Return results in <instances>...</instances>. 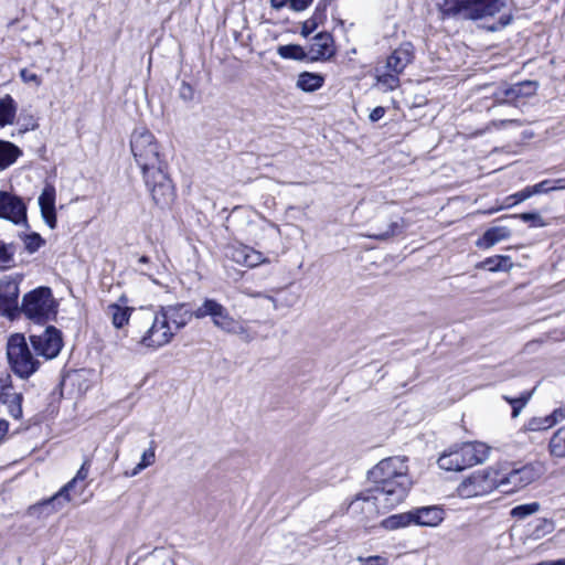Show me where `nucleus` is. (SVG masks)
<instances>
[{
  "mask_svg": "<svg viewBox=\"0 0 565 565\" xmlns=\"http://www.w3.org/2000/svg\"><path fill=\"white\" fill-rule=\"evenodd\" d=\"M541 509V505L539 502H531V503H525V504H520V505H516L514 507L511 512H510V515L512 518H515V519H519V520H523L536 512H539Z\"/></svg>",
  "mask_w": 565,
  "mask_h": 565,
  "instance_id": "e433bc0d",
  "label": "nucleus"
},
{
  "mask_svg": "<svg viewBox=\"0 0 565 565\" xmlns=\"http://www.w3.org/2000/svg\"><path fill=\"white\" fill-rule=\"evenodd\" d=\"M17 103L10 95L0 98V126L12 125L17 115Z\"/></svg>",
  "mask_w": 565,
  "mask_h": 565,
  "instance_id": "393cba45",
  "label": "nucleus"
},
{
  "mask_svg": "<svg viewBox=\"0 0 565 565\" xmlns=\"http://www.w3.org/2000/svg\"><path fill=\"white\" fill-rule=\"evenodd\" d=\"M541 475V469L532 463L524 465L519 468L503 472L497 470L498 486L503 492H513L518 489L524 488Z\"/></svg>",
  "mask_w": 565,
  "mask_h": 565,
  "instance_id": "9b49d317",
  "label": "nucleus"
},
{
  "mask_svg": "<svg viewBox=\"0 0 565 565\" xmlns=\"http://www.w3.org/2000/svg\"><path fill=\"white\" fill-rule=\"evenodd\" d=\"M358 561L361 563V565H387V558L380 555L367 557L359 556Z\"/></svg>",
  "mask_w": 565,
  "mask_h": 565,
  "instance_id": "8fccbe9b",
  "label": "nucleus"
},
{
  "mask_svg": "<svg viewBox=\"0 0 565 565\" xmlns=\"http://www.w3.org/2000/svg\"><path fill=\"white\" fill-rule=\"evenodd\" d=\"M563 409V413L562 414H558V419H563L565 418V407L562 408Z\"/></svg>",
  "mask_w": 565,
  "mask_h": 565,
  "instance_id": "0e129e2a",
  "label": "nucleus"
},
{
  "mask_svg": "<svg viewBox=\"0 0 565 565\" xmlns=\"http://www.w3.org/2000/svg\"><path fill=\"white\" fill-rule=\"evenodd\" d=\"M553 191L565 190V178L552 181Z\"/></svg>",
  "mask_w": 565,
  "mask_h": 565,
  "instance_id": "bf43d9fd",
  "label": "nucleus"
},
{
  "mask_svg": "<svg viewBox=\"0 0 565 565\" xmlns=\"http://www.w3.org/2000/svg\"><path fill=\"white\" fill-rule=\"evenodd\" d=\"M490 452V447L483 443H462L445 450L437 463L446 471H461L475 465L484 462Z\"/></svg>",
  "mask_w": 565,
  "mask_h": 565,
  "instance_id": "20e7f679",
  "label": "nucleus"
},
{
  "mask_svg": "<svg viewBox=\"0 0 565 565\" xmlns=\"http://www.w3.org/2000/svg\"><path fill=\"white\" fill-rule=\"evenodd\" d=\"M21 154V150L9 141L0 140V168L6 169L11 166L18 157Z\"/></svg>",
  "mask_w": 565,
  "mask_h": 565,
  "instance_id": "cd10ccee",
  "label": "nucleus"
},
{
  "mask_svg": "<svg viewBox=\"0 0 565 565\" xmlns=\"http://www.w3.org/2000/svg\"><path fill=\"white\" fill-rule=\"evenodd\" d=\"M210 317L215 328L230 334H245L246 328L231 316L226 307L212 298L204 301L194 310V318L204 319Z\"/></svg>",
  "mask_w": 565,
  "mask_h": 565,
  "instance_id": "0eeeda50",
  "label": "nucleus"
},
{
  "mask_svg": "<svg viewBox=\"0 0 565 565\" xmlns=\"http://www.w3.org/2000/svg\"><path fill=\"white\" fill-rule=\"evenodd\" d=\"M367 478L372 483L373 498L385 509L401 504L412 487L406 459L401 456L381 460L369 471Z\"/></svg>",
  "mask_w": 565,
  "mask_h": 565,
  "instance_id": "f03ea898",
  "label": "nucleus"
},
{
  "mask_svg": "<svg viewBox=\"0 0 565 565\" xmlns=\"http://www.w3.org/2000/svg\"><path fill=\"white\" fill-rule=\"evenodd\" d=\"M399 74L386 71L384 66L382 68H376V82L377 85L383 88V90H394L399 86Z\"/></svg>",
  "mask_w": 565,
  "mask_h": 565,
  "instance_id": "c756f323",
  "label": "nucleus"
},
{
  "mask_svg": "<svg viewBox=\"0 0 565 565\" xmlns=\"http://www.w3.org/2000/svg\"><path fill=\"white\" fill-rule=\"evenodd\" d=\"M130 149L152 200L161 207L168 206L175 192L168 173V162L157 138L146 127H138L131 134Z\"/></svg>",
  "mask_w": 565,
  "mask_h": 565,
  "instance_id": "f257e3e1",
  "label": "nucleus"
},
{
  "mask_svg": "<svg viewBox=\"0 0 565 565\" xmlns=\"http://www.w3.org/2000/svg\"><path fill=\"white\" fill-rule=\"evenodd\" d=\"M484 266L491 271H498L509 269L512 264L509 256H495L487 258Z\"/></svg>",
  "mask_w": 565,
  "mask_h": 565,
  "instance_id": "ea45409f",
  "label": "nucleus"
},
{
  "mask_svg": "<svg viewBox=\"0 0 565 565\" xmlns=\"http://www.w3.org/2000/svg\"><path fill=\"white\" fill-rule=\"evenodd\" d=\"M179 96L181 99L185 102H190L194 97V89L193 87L188 84L186 82H182L180 89H179Z\"/></svg>",
  "mask_w": 565,
  "mask_h": 565,
  "instance_id": "603ef678",
  "label": "nucleus"
},
{
  "mask_svg": "<svg viewBox=\"0 0 565 565\" xmlns=\"http://www.w3.org/2000/svg\"><path fill=\"white\" fill-rule=\"evenodd\" d=\"M23 395L13 390L11 375L0 373V403L7 406L9 415L14 419L22 418Z\"/></svg>",
  "mask_w": 565,
  "mask_h": 565,
  "instance_id": "4468645a",
  "label": "nucleus"
},
{
  "mask_svg": "<svg viewBox=\"0 0 565 565\" xmlns=\"http://www.w3.org/2000/svg\"><path fill=\"white\" fill-rule=\"evenodd\" d=\"M412 514L414 519L413 524L419 526L434 527L439 525L445 519V511L437 505L416 508L412 510Z\"/></svg>",
  "mask_w": 565,
  "mask_h": 565,
  "instance_id": "6ab92c4d",
  "label": "nucleus"
},
{
  "mask_svg": "<svg viewBox=\"0 0 565 565\" xmlns=\"http://www.w3.org/2000/svg\"><path fill=\"white\" fill-rule=\"evenodd\" d=\"M523 84H518L508 88H504L497 93L495 97L499 103L514 100L521 95V87Z\"/></svg>",
  "mask_w": 565,
  "mask_h": 565,
  "instance_id": "79ce46f5",
  "label": "nucleus"
},
{
  "mask_svg": "<svg viewBox=\"0 0 565 565\" xmlns=\"http://www.w3.org/2000/svg\"><path fill=\"white\" fill-rule=\"evenodd\" d=\"M385 509L381 503L373 498V490L366 489L365 491L356 494V497L350 502L348 511L361 520H372L379 513L390 511Z\"/></svg>",
  "mask_w": 565,
  "mask_h": 565,
  "instance_id": "ddd939ff",
  "label": "nucleus"
},
{
  "mask_svg": "<svg viewBox=\"0 0 565 565\" xmlns=\"http://www.w3.org/2000/svg\"><path fill=\"white\" fill-rule=\"evenodd\" d=\"M414 60V46L412 43L406 42L395 49L392 54L386 58L384 68L397 74H402L406 66Z\"/></svg>",
  "mask_w": 565,
  "mask_h": 565,
  "instance_id": "f3484780",
  "label": "nucleus"
},
{
  "mask_svg": "<svg viewBox=\"0 0 565 565\" xmlns=\"http://www.w3.org/2000/svg\"><path fill=\"white\" fill-rule=\"evenodd\" d=\"M135 309L129 307H121L117 303L108 306V315L111 318V323L115 328L120 329L128 323L130 316L136 313Z\"/></svg>",
  "mask_w": 565,
  "mask_h": 565,
  "instance_id": "b1692460",
  "label": "nucleus"
},
{
  "mask_svg": "<svg viewBox=\"0 0 565 565\" xmlns=\"http://www.w3.org/2000/svg\"><path fill=\"white\" fill-rule=\"evenodd\" d=\"M324 10L326 6L321 7V4H318L313 15L302 23L300 33L303 38L309 36L322 22L324 18Z\"/></svg>",
  "mask_w": 565,
  "mask_h": 565,
  "instance_id": "7c9ffc66",
  "label": "nucleus"
},
{
  "mask_svg": "<svg viewBox=\"0 0 565 565\" xmlns=\"http://www.w3.org/2000/svg\"><path fill=\"white\" fill-rule=\"evenodd\" d=\"M313 0H290V9L294 11H303L306 10Z\"/></svg>",
  "mask_w": 565,
  "mask_h": 565,
  "instance_id": "5fc2aeb1",
  "label": "nucleus"
},
{
  "mask_svg": "<svg viewBox=\"0 0 565 565\" xmlns=\"http://www.w3.org/2000/svg\"><path fill=\"white\" fill-rule=\"evenodd\" d=\"M412 510L404 513L393 514L381 522L382 527L388 531L406 527L413 524Z\"/></svg>",
  "mask_w": 565,
  "mask_h": 565,
  "instance_id": "c85d7f7f",
  "label": "nucleus"
},
{
  "mask_svg": "<svg viewBox=\"0 0 565 565\" xmlns=\"http://www.w3.org/2000/svg\"><path fill=\"white\" fill-rule=\"evenodd\" d=\"M497 470L476 471L457 488L458 495L465 499L481 497L499 489Z\"/></svg>",
  "mask_w": 565,
  "mask_h": 565,
  "instance_id": "9d476101",
  "label": "nucleus"
},
{
  "mask_svg": "<svg viewBox=\"0 0 565 565\" xmlns=\"http://www.w3.org/2000/svg\"><path fill=\"white\" fill-rule=\"evenodd\" d=\"M14 244H6L0 241V269H8L14 265Z\"/></svg>",
  "mask_w": 565,
  "mask_h": 565,
  "instance_id": "c9c22d12",
  "label": "nucleus"
},
{
  "mask_svg": "<svg viewBox=\"0 0 565 565\" xmlns=\"http://www.w3.org/2000/svg\"><path fill=\"white\" fill-rule=\"evenodd\" d=\"M21 310L31 320L46 321L54 313V299L51 289L39 287L24 295Z\"/></svg>",
  "mask_w": 565,
  "mask_h": 565,
  "instance_id": "1a4fd4ad",
  "label": "nucleus"
},
{
  "mask_svg": "<svg viewBox=\"0 0 565 565\" xmlns=\"http://www.w3.org/2000/svg\"><path fill=\"white\" fill-rule=\"evenodd\" d=\"M9 430V423L0 418V443L4 439Z\"/></svg>",
  "mask_w": 565,
  "mask_h": 565,
  "instance_id": "13d9d810",
  "label": "nucleus"
},
{
  "mask_svg": "<svg viewBox=\"0 0 565 565\" xmlns=\"http://www.w3.org/2000/svg\"><path fill=\"white\" fill-rule=\"evenodd\" d=\"M507 6V0H444L440 11L445 17L480 20L493 17Z\"/></svg>",
  "mask_w": 565,
  "mask_h": 565,
  "instance_id": "423d86ee",
  "label": "nucleus"
},
{
  "mask_svg": "<svg viewBox=\"0 0 565 565\" xmlns=\"http://www.w3.org/2000/svg\"><path fill=\"white\" fill-rule=\"evenodd\" d=\"M277 53L285 60L302 61L307 57L306 52L298 44L280 45L277 47Z\"/></svg>",
  "mask_w": 565,
  "mask_h": 565,
  "instance_id": "473e14b6",
  "label": "nucleus"
},
{
  "mask_svg": "<svg viewBox=\"0 0 565 565\" xmlns=\"http://www.w3.org/2000/svg\"><path fill=\"white\" fill-rule=\"evenodd\" d=\"M156 461V447L154 441L150 443V447L145 450L141 455L140 461L138 465L132 469L130 476H137L140 473L143 469L152 466Z\"/></svg>",
  "mask_w": 565,
  "mask_h": 565,
  "instance_id": "72a5a7b5",
  "label": "nucleus"
},
{
  "mask_svg": "<svg viewBox=\"0 0 565 565\" xmlns=\"http://www.w3.org/2000/svg\"><path fill=\"white\" fill-rule=\"evenodd\" d=\"M89 461L85 460L78 469L76 476L62 487L54 495L43 500L28 509V514L31 516L50 515L58 511L65 503L71 501V491L75 489L76 484L85 481L88 477Z\"/></svg>",
  "mask_w": 565,
  "mask_h": 565,
  "instance_id": "6e6552de",
  "label": "nucleus"
},
{
  "mask_svg": "<svg viewBox=\"0 0 565 565\" xmlns=\"http://www.w3.org/2000/svg\"><path fill=\"white\" fill-rule=\"evenodd\" d=\"M385 115V108L384 107H375L371 113H370V120L372 122H375V121H379L380 119H382Z\"/></svg>",
  "mask_w": 565,
  "mask_h": 565,
  "instance_id": "6e6d98bb",
  "label": "nucleus"
},
{
  "mask_svg": "<svg viewBox=\"0 0 565 565\" xmlns=\"http://www.w3.org/2000/svg\"><path fill=\"white\" fill-rule=\"evenodd\" d=\"M19 292V281L15 278L6 276L0 279V311L9 313L17 309Z\"/></svg>",
  "mask_w": 565,
  "mask_h": 565,
  "instance_id": "dca6fc26",
  "label": "nucleus"
},
{
  "mask_svg": "<svg viewBox=\"0 0 565 565\" xmlns=\"http://www.w3.org/2000/svg\"><path fill=\"white\" fill-rule=\"evenodd\" d=\"M132 327L141 333L139 342L150 349H158L171 342L174 337L172 326L164 316L152 308H140L132 316Z\"/></svg>",
  "mask_w": 565,
  "mask_h": 565,
  "instance_id": "7ed1b4c3",
  "label": "nucleus"
},
{
  "mask_svg": "<svg viewBox=\"0 0 565 565\" xmlns=\"http://www.w3.org/2000/svg\"><path fill=\"white\" fill-rule=\"evenodd\" d=\"M140 274L147 276L152 282L158 284V280L153 277V274L146 270H140Z\"/></svg>",
  "mask_w": 565,
  "mask_h": 565,
  "instance_id": "680f3d73",
  "label": "nucleus"
},
{
  "mask_svg": "<svg viewBox=\"0 0 565 565\" xmlns=\"http://www.w3.org/2000/svg\"><path fill=\"white\" fill-rule=\"evenodd\" d=\"M7 358L12 372L21 379H29L41 365V360L22 333H14L9 337Z\"/></svg>",
  "mask_w": 565,
  "mask_h": 565,
  "instance_id": "39448f33",
  "label": "nucleus"
},
{
  "mask_svg": "<svg viewBox=\"0 0 565 565\" xmlns=\"http://www.w3.org/2000/svg\"><path fill=\"white\" fill-rule=\"evenodd\" d=\"M138 263L142 265H148L150 263V259L148 256H141L139 257Z\"/></svg>",
  "mask_w": 565,
  "mask_h": 565,
  "instance_id": "e2e57ef3",
  "label": "nucleus"
},
{
  "mask_svg": "<svg viewBox=\"0 0 565 565\" xmlns=\"http://www.w3.org/2000/svg\"><path fill=\"white\" fill-rule=\"evenodd\" d=\"M511 236V231L507 226H493L484 232L482 237L477 242L478 247L490 248L497 243L504 241Z\"/></svg>",
  "mask_w": 565,
  "mask_h": 565,
  "instance_id": "4be33fe9",
  "label": "nucleus"
},
{
  "mask_svg": "<svg viewBox=\"0 0 565 565\" xmlns=\"http://www.w3.org/2000/svg\"><path fill=\"white\" fill-rule=\"evenodd\" d=\"M266 262H267V259L263 256V254L260 252H257V250L253 249L252 247H249L248 257H247V262H246L247 267H256Z\"/></svg>",
  "mask_w": 565,
  "mask_h": 565,
  "instance_id": "09e8293b",
  "label": "nucleus"
},
{
  "mask_svg": "<svg viewBox=\"0 0 565 565\" xmlns=\"http://www.w3.org/2000/svg\"><path fill=\"white\" fill-rule=\"evenodd\" d=\"M332 44V36L327 32H320L313 38V42L310 45L309 53L312 60H319L324 56L332 54L330 47Z\"/></svg>",
  "mask_w": 565,
  "mask_h": 565,
  "instance_id": "412c9836",
  "label": "nucleus"
},
{
  "mask_svg": "<svg viewBox=\"0 0 565 565\" xmlns=\"http://www.w3.org/2000/svg\"><path fill=\"white\" fill-rule=\"evenodd\" d=\"M402 228L403 225L399 223V221H390L384 230L379 228L377 231L367 234V237L385 241L399 234Z\"/></svg>",
  "mask_w": 565,
  "mask_h": 565,
  "instance_id": "2f4dec72",
  "label": "nucleus"
},
{
  "mask_svg": "<svg viewBox=\"0 0 565 565\" xmlns=\"http://www.w3.org/2000/svg\"><path fill=\"white\" fill-rule=\"evenodd\" d=\"M29 340L40 360L41 358L44 360L56 358L63 347L61 332L54 327H47L42 334L30 335Z\"/></svg>",
  "mask_w": 565,
  "mask_h": 565,
  "instance_id": "f8f14e48",
  "label": "nucleus"
},
{
  "mask_svg": "<svg viewBox=\"0 0 565 565\" xmlns=\"http://www.w3.org/2000/svg\"><path fill=\"white\" fill-rule=\"evenodd\" d=\"M22 239L25 249L30 254L38 252L45 244V241L38 233L25 234L22 236Z\"/></svg>",
  "mask_w": 565,
  "mask_h": 565,
  "instance_id": "a19ab883",
  "label": "nucleus"
},
{
  "mask_svg": "<svg viewBox=\"0 0 565 565\" xmlns=\"http://www.w3.org/2000/svg\"><path fill=\"white\" fill-rule=\"evenodd\" d=\"M532 397V392L524 393L520 397H509L503 396V399L507 401L512 406V417L515 418L520 415L521 411L525 407L529 401Z\"/></svg>",
  "mask_w": 565,
  "mask_h": 565,
  "instance_id": "58836bf2",
  "label": "nucleus"
},
{
  "mask_svg": "<svg viewBox=\"0 0 565 565\" xmlns=\"http://www.w3.org/2000/svg\"><path fill=\"white\" fill-rule=\"evenodd\" d=\"M290 0H270V4L274 9L279 10L284 8Z\"/></svg>",
  "mask_w": 565,
  "mask_h": 565,
  "instance_id": "052dcab7",
  "label": "nucleus"
},
{
  "mask_svg": "<svg viewBox=\"0 0 565 565\" xmlns=\"http://www.w3.org/2000/svg\"><path fill=\"white\" fill-rule=\"evenodd\" d=\"M531 188L532 194H542L553 191L552 180H543L542 182L534 184Z\"/></svg>",
  "mask_w": 565,
  "mask_h": 565,
  "instance_id": "3c124183",
  "label": "nucleus"
},
{
  "mask_svg": "<svg viewBox=\"0 0 565 565\" xmlns=\"http://www.w3.org/2000/svg\"><path fill=\"white\" fill-rule=\"evenodd\" d=\"M248 249L249 246L246 245H233L227 248L226 255L233 262L246 266Z\"/></svg>",
  "mask_w": 565,
  "mask_h": 565,
  "instance_id": "4c0bfd02",
  "label": "nucleus"
},
{
  "mask_svg": "<svg viewBox=\"0 0 565 565\" xmlns=\"http://www.w3.org/2000/svg\"><path fill=\"white\" fill-rule=\"evenodd\" d=\"M55 198L56 191L54 185L45 184L40 196H39V205L41 210V215L44 222L47 224L50 228L56 227V211H55Z\"/></svg>",
  "mask_w": 565,
  "mask_h": 565,
  "instance_id": "a211bd4d",
  "label": "nucleus"
},
{
  "mask_svg": "<svg viewBox=\"0 0 565 565\" xmlns=\"http://www.w3.org/2000/svg\"><path fill=\"white\" fill-rule=\"evenodd\" d=\"M0 217L9 220L14 224H25L26 206L19 196L0 191Z\"/></svg>",
  "mask_w": 565,
  "mask_h": 565,
  "instance_id": "2eb2a0df",
  "label": "nucleus"
},
{
  "mask_svg": "<svg viewBox=\"0 0 565 565\" xmlns=\"http://www.w3.org/2000/svg\"><path fill=\"white\" fill-rule=\"evenodd\" d=\"M135 565H175V562L169 550L154 548L148 555L139 558Z\"/></svg>",
  "mask_w": 565,
  "mask_h": 565,
  "instance_id": "5701e85b",
  "label": "nucleus"
},
{
  "mask_svg": "<svg viewBox=\"0 0 565 565\" xmlns=\"http://www.w3.org/2000/svg\"><path fill=\"white\" fill-rule=\"evenodd\" d=\"M508 124H516L519 126L521 125V122L516 119L493 120L491 122V125L495 128L505 127Z\"/></svg>",
  "mask_w": 565,
  "mask_h": 565,
  "instance_id": "4d7b16f0",
  "label": "nucleus"
},
{
  "mask_svg": "<svg viewBox=\"0 0 565 565\" xmlns=\"http://www.w3.org/2000/svg\"><path fill=\"white\" fill-rule=\"evenodd\" d=\"M550 451L558 458L565 457V428L558 429L551 438Z\"/></svg>",
  "mask_w": 565,
  "mask_h": 565,
  "instance_id": "f704fd0d",
  "label": "nucleus"
},
{
  "mask_svg": "<svg viewBox=\"0 0 565 565\" xmlns=\"http://www.w3.org/2000/svg\"><path fill=\"white\" fill-rule=\"evenodd\" d=\"M160 312L164 316L167 322L172 326L173 331L185 327L194 317V310L189 311L184 303L161 307Z\"/></svg>",
  "mask_w": 565,
  "mask_h": 565,
  "instance_id": "aec40b11",
  "label": "nucleus"
},
{
  "mask_svg": "<svg viewBox=\"0 0 565 565\" xmlns=\"http://www.w3.org/2000/svg\"><path fill=\"white\" fill-rule=\"evenodd\" d=\"M20 78L24 84H32L34 87H40L42 84L41 77L28 68L20 71Z\"/></svg>",
  "mask_w": 565,
  "mask_h": 565,
  "instance_id": "49530a36",
  "label": "nucleus"
},
{
  "mask_svg": "<svg viewBox=\"0 0 565 565\" xmlns=\"http://www.w3.org/2000/svg\"><path fill=\"white\" fill-rule=\"evenodd\" d=\"M512 20L513 15L511 13H504L499 18L498 21L487 25L486 28L491 32H497L508 26L512 22Z\"/></svg>",
  "mask_w": 565,
  "mask_h": 565,
  "instance_id": "de8ad7c7",
  "label": "nucleus"
},
{
  "mask_svg": "<svg viewBox=\"0 0 565 565\" xmlns=\"http://www.w3.org/2000/svg\"><path fill=\"white\" fill-rule=\"evenodd\" d=\"M501 209H502V207H498V209H494V210H490L488 213H490V214H491V213L497 212V211H499V210H501Z\"/></svg>",
  "mask_w": 565,
  "mask_h": 565,
  "instance_id": "69168bd1",
  "label": "nucleus"
},
{
  "mask_svg": "<svg viewBox=\"0 0 565 565\" xmlns=\"http://www.w3.org/2000/svg\"><path fill=\"white\" fill-rule=\"evenodd\" d=\"M532 191H531V188L530 186H526L524 188L523 190L508 196L505 199V206L507 207H510V206H513L518 203H521L527 199H530L532 196Z\"/></svg>",
  "mask_w": 565,
  "mask_h": 565,
  "instance_id": "a18cd8bd",
  "label": "nucleus"
},
{
  "mask_svg": "<svg viewBox=\"0 0 565 565\" xmlns=\"http://www.w3.org/2000/svg\"><path fill=\"white\" fill-rule=\"evenodd\" d=\"M554 530V524L547 519H540L532 532L534 539H541L546 534H550Z\"/></svg>",
  "mask_w": 565,
  "mask_h": 565,
  "instance_id": "c03bdc74",
  "label": "nucleus"
},
{
  "mask_svg": "<svg viewBox=\"0 0 565 565\" xmlns=\"http://www.w3.org/2000/svg\"><path fill=\"white\" fill-rule=\"evenodd\" d=\"M563 409H555L551 415L544 417H533L529 419L525 425V429L529 431H540L553 427L558 422V414H562Z\"/></svg>",
  "mask_w": 565,
  "mask_h": 565,
  "instance_id": "a878e982",
  "label": "nucleus"
},
{
  "mask_svg": "<svg viewBox=\"0 0 565 565\" xmlns=\"http://www.w3.org/2000/svg\"><path fill=\"white\" fill-rule=\"evenodd\" d=\"M324 78L317 73L303 72L299 74L297 87L303 92H315L322 87Z\"/></svg>",
  "mask_w": 565,
  "mask_h": 565,
  "instance_id": "bb28decb",
  "label": "nucleus"
},
{
  "mask_svg": "<svg viewBox=\"0 0 565 565\" xmlns=\"http://www.w3.org/2000/svg\"><path fill=\"white\" fill-rule=\"evenodd\" d=\"M268 300L273 302L275 309H279L282 306L290 307L296 302V297L291 296L290 299L279 300L273 296H266Z\"/></svg>",
  "mask_w": 565,
  "mask_h": 565,
  "instance_id": "864d4df0",
  "label": "nucleus"
},
{
  "mask_svg": "<svg viewBox=\"0 0 565 565\" xmlns=\"http://www.w3.org/2000/svg\"><path fill=\"white\" fill-rule=\"evenodd\" d=\"M510 217H519L523 222L531 223L533 227H544L546 226V222L537 212H525L516 215H511Z\"/></svg>",
  "mask_w": 565,
  "mask_h": 565,
  "instance_id": "37998d69",
  "label": "nucleus"
}]
</instances>
